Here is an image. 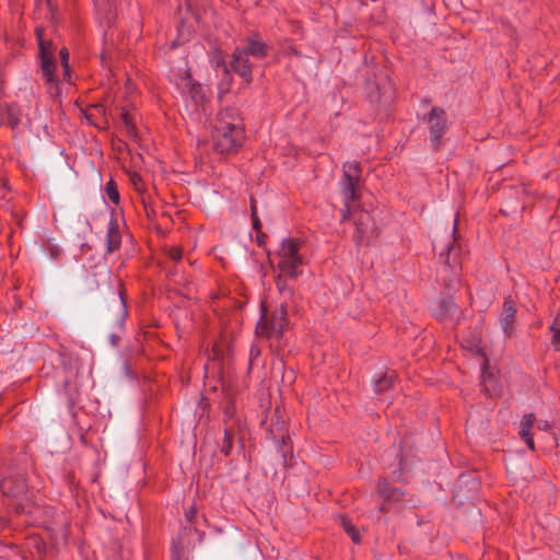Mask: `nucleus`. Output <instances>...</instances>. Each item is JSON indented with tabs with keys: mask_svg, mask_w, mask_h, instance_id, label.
I'll return each mask as SVG.
<instances>
[{
	"mask_svg": "<svg viewBox=\"0 0 560 560\" xmlns=\"http://www.w3.org/2000/svg\"><path fill=\"white\" fill-rule=\"evenodd\" d=\"M243 138V128H236L235 130L233 129L228 131V129L221 130V128L213 127L212 130L213 148L221 154L236 152L242 145Z\"/></svg>",
	"mask_w": 560,
	"mask_h": 560,
	"instance_id": "423d86ee",
	"label": "nucleus"
},
{
	"mask_svg": "<svg viewBox=\"0 0 560 560\" xmlns=\"http://www.w3.org/2000/svg\"><path fill=\"white\" fill-rule=\"evenodd\" d=\"M361 164L357 161L346 162L342 165L341 194L346 201L360 199Z\"/></svg>",
	"mask_w": 560,
	"mask_h": 560,
	"instance_id": "20e7f679",
	"label": "nucleus"
},
{
	"mask_svg": "<svg viewBox=\"0 0 560 560\" xmlns=\"http://www.w3.org/2000/svg\"><path fill=\"white\" fill-rule=\"evenodd\" d=\"M290 438L289 436H281V446L280 452L282 454L283 460L285 462L287 455L291 453V445H289Z\"/></svg>",
	"mask_w": 560,
	"mask_h": 560,
	"instance_id": "c85d7f7f",
	"label": "nucleus"
},
{
	"mask_svg": "<svg viewBox=\"0 0 560 560\" xmlns=\"http://www.w3.org/2000/svg\"><path fill=\"white\" fill-rule=\"evenodd\" d=\"M184 88L197 106L206 101V93L202 85L199 82H195L189 73L186 74Z\"/></svg>",
	"mask_w": 560,
	"mask_h": 560,
	"instance_id": "6ab92c4d",
	"label": "nucleus"
},
{
	"mask_svg": "<svg viewBox=\"0 0 560 560\" xmlns=\"http://www.w3.org/2000/svg\"><path fill=\"white\" fill-rule=\"evenodd\" d=\"M516 313V302L511 298V295L506 296L502 306L500 324L504 335L509 338L515 334Z\"/></svg>",
	"mask_w": 560,
	"mask_h": 560,
	"instance_id": "1a4fd4ad",
	"label": "nucleus"
},
{
	"mask_svg": "<svg viewBox=\"0 0 560 560\" xmlns=\"http://www.w3.org/2000/svg\"><path fill=\"white\" fill-rule=\"evenodd\" d=\"M234 413H235V408L232 404H229L225 408H224V411H223V415H224V418H223V422L225 423V420L228 421H231V420H236L234 418Z\"/></svg>",
	"mask_w": 560,
	"mask_h": 560,
	"instance_id": "7c9ffc66",
	"label": "nucleus"
},
{
	"mask_svg": "<svg viewBox=\"0 0 560 560\" xmlns=\"http://www.w3.org/2000/svg\"><path fill=\"white\" fill-rule=\"evenodd\" d=\"M248 56H252L256 59H262L268 55L269 47L268 45L260 40L257 35H253L246 38V46L243 47Z\"/></svg>",
	"mask_w": 560,
	"mask_h": 560,
	"instance_id": "f3484780",
	"label": "nucleus"
},
{
	"mask_svg": "<svg viewBox=\"0 0 560 560\" xmlns=\"http://www.w3.org/2000/svg\"><path fill=\"white\" fill-rule=\"evenodd\" d=\"M250 353H253V355H256L259 354V351L254 352V350H250Z\"/></svg>",
	"mask_w": 560,
	"mask_h": 560,
	"instance_id": "37998d69",
	"label": "nucleus"
},
{
	"mask_svg": "<svg viewBox=\"0 0 560 560\" xmlns=\"http://www.w3.org/2000/svg\"><path fill=\"white\" fill-rule=\"evenodd\" d=\"M61 66L65 70H69V51L66 47H62L59 51Z\"/></svg>",
	"mask_w": 560,
	"mask_h": 560,
	"instance_id": "c756f323",
	"label": "nucleus"
},
{
	"mask_svg": "<svg viewBox=\"0 0 560 560\" xmlns=\"http://www.w3.org/2000/svg\"><path fill=\"white\" fill-rule=\"evenodd\" d=\"M36 38L39 47V58H40V70L42 75L45 79L46 84L48 85V91L50 94L58 93V79L56 75V61L54 59V48L50 42H45L43 38L44 31L43 28H36L35 31Z\"/></svg>",
	"mask_w": 560,
	"mask_h": 560,
	"instance_id": "f03ea898",
	"label": "nucleus"
},
{
	"mask_svg": "<svg viewBox=\"0 0 560 560\" xmlns=\"http://www.w3.org/2000/svg\"><path fill=\"white\" fill-rule=\"evenodd\" d=\"M287 311L283 306L275 310L270 315L266 312L256 326L257 335L270 338H280L287 326Z\"/></svg>",
	"mask_w": 560,
	"mask_h": 560,
	"instance_id": "39448f33",
	"label": "nucleus"
},
{
	"mask_svg": "<svg viewBox=\"0 0 560 560\" xmlns=\"http://www.w3.org/2000/svg\"><path fill=\"white\" fill-rule=\"evenodd\" d=\"M250 353H253V355H256L259 354V351L254 352V350H250Z\"/></svg>",
	"mask_w": 560,
	"mask_h": 560,
	"instance_id": "a19ab883",
	"label": "nucleus"
},
{
	"mask_svg": "<svg viewBox=\"0 0 560 560\" xmlns=\"http://www.w3.org/2000/svg\"><path fill=\"white\" fill-rule=\"evenodd\" d=\"M550 332L552 334L551 343L556 348V350H560V310L556 314L550 327Z\"/></svg>",
	"mask_w": 560,
	"mask_h": 560,
	"instance_id": "5701e85b",
	"label": "nucleus"
},
{
	"mask_svg": "<svg viewBox=\"0 0 560 560\" xmlns=\"http://www.w3.org/2000/svg\"><path fill=\"white\" fill-rule=\"evenodd\" d=\"M84 117L90 122V125L98 128L105 129L108 126V120L106 117L105 106L101 103L89 105L83 110Z\"/></svg>",
	"mask_w": 560,
	"mask_h": 560,
	"instance_id": "4468645a",
	"label": "nucleus"
},
{
	"mask_svg": "<svg viewBox=\"0 0 560 560\" xmlns=\"http://www.w3.org/2000/svg\"><path fill=\"white\" fill-rule=\"evenodd\" d=\"M350 202L351 201H346L345 200V210H343V213H342V217H341V222H345V221L349 220L350 217H351Z\"/></svg>",
	"mask_w": 560,
	"mask_h": 560,
	"instance_id": "473e14b6",
	"label": "nucleus"
},
{
	"mask_svg": "<svg viewBox=\"0 0 560 560\" xmlns=\"http://www.w3.org/2000/svg\"><path fill=\"white\" fill-rule=\"evenodd\" d=\"M63 78L65 80H68L70 78V69L68 71L63 69Z\"/></svg>",
	"mask_w": 560,
	"mask_h": 560,
	"instance_id": "ea45409f",
	"label": "nucleus"
},
{
	"mask_svg": "<svg viewBox=\"0 0 560 560\" xmlns=\"http://www.w3.org/2000/svg\"><path fill=\"white\" fill-rule=\"evenodd\" d=\"M120 119L124 124V127H125L127 133L131 137H136L137 136L136 122L133 120L132 115L130 114V112L128 109L124 108L121 110Z\"/></svg>",
	"mask_w": 560,
	"mask_h": 560,
	"instance_id": "4be33fe9",
	"label": "nucleus"
},
{
	"mask_svg": "<svg viewBox=\"0 0 560 560\" xmlns=\"http://www.w3.org/2000/svg\"><path fill=\"white\" fill-rule=\"evenodd\" d=\"M0 489L4 495L15 500L18 513L30 512L32 499L28 494L27 482L23 476L7 477L0 481Z\"/></svg>",
	"mask_w": 560,
	"mask_h": 560,
	"instance_id": "7ed1b4c3",
	"label": "nucleus"
},
{
	"mask_svg": "<svg viewBox=\"0 0 560 560\" xmlns=\"http://www.w3.org/2000/svg\"><path fill=\"white\" fill-rule=\"evenodd\" d=\"M196 513H197L196 508H195V506H191V508L188 510V512L186 513V517H187V520H188L189 522H191V521H192V518L195 517Z\"/></svg>",
	"mask_w": 560,
	"mask_h": 560,
	"instance_id": "e433bc0d",
	"label": "nucleus"
},
{
	"mask_svg": "<svg viewBox=\"0 0 560 560\" xmlns=\"http://www.w3.org/2000/svg\"><path fill=\"white\" fill-rule=\"evenodd\" d=\"M129 179H130L131 185L133 186V188L137 191L142 192L144 190V183L142 180V177L139 174L130 173Z\"/></svg>",
	"mask_w": 560,
	"mask_h": 560,
	"instance_id": "bb28decb",
	"label": "nucleus"
},
{
	"mask_svg": "<svg viewBox=\"0 0 560 560\" xmlns=\"http://www.w3.org/2000/svg\"><path fill=\"white\" fill-rule=\"evenodd\" d=\"M240 420H225L224 427V438L221 445V453L228 457L231 454L233 443L236 439V435L240 431Z\"/></svg>",
	"mask_w": 560,
	"mask_h": 560,
	"instance_id": "2eb2a0df",
	"label": "nucleus"
},
{
	"mask_svg": "<svg viewBox=\"0 0 560 560\" xmlns=\"http://www.w3.org/2000/svg\"><path fill=\"white\" fill-rule=\"evenodd\" d=\"M287 278L288 277H285L281 271H280V275L276 278V284L280 292H283L284 290H287V283H285Z\"/></svg>",
	"mask_w": 560,
	"mask_h": 560,
	"instance_id": "2f4dec72",
	"label": "nucleus"
},
{
	"mask_svg": "<svg viewBox=\"0 0 560 560\" xmlns=\"http://www.w3.org/2000/svg\"><path fill=\"white\" fill-rule=\"evenodd\" d=\"M535 425L540 431H548L550 429V423L547 420H536Z\"/></svg>",
	"mask_w": 560,
	"mask_h": 560,
	"instance_id": "f704fd0d",
	"label": "nucleus"
},
{
	"mask_svg": "<svg viewBox=\"0 0 560 560\" xmlns=\"http://www.w3.org/2000/svg\"><path fill=\"white\" fill-rule=\"evenodd\" d=\"M536 422V417L534 413H527L525 415L520 423V435L522 440L526 443V445L534 451L535 450V443L533 439V434L530 430L534 428Z\"/></svg>",
	"mask_w": 560,
	"mask_h": 560,
	"instance_id": "a211bd4d",
	"label": "nucleus"
},
{
	"mask_svg": "<svg viewBox=\"0 0 560 560\" xmlns=\"http://www.w3.org/2000/svg\"><path fill=\"white\" fill-rule=\"evenodd\" d=\"M354 238L358 244L377 236V229L369 211L363 209L354 210Z\"/></svg>",
	"mask_w": 560,
	"mask_h": 560,
	"instance_id": "6e6552de",
	"label": "nucleus"
},
{
	"mask_svg": "<svg viewBox=\"0 0 560 560\" xmlns=\"http://www.w3.org/2000/svg\"><path fill=\"white\" fill-rule=\"evenodd\" d=\"M440 258L443 260L446 267L455 270L459 267V261L456 257V247L455 240L453 242H448L445 245V248L439 254Z\"/></svg>",
	"mask_w": 560,
	"mask_h": 560,
	"instance_id": "aec40b11",
	"label": "nucleus"
},
{
	"mask_svg": "<svg viewBox=\"0 0 560 560\" xmlns=\"http://www.w3.org/2000/svg\"><path fill=\"white\" fill-rule=\"evenodd\" d=\"M231 68L240 77L245 79L246 82H252L253 65L250 63L248 55L244 49L240 47L235 48L232 56Z\"/></svg>",
	"mask_w": 560,
	"mask_h": 560,
	"instance_id": "9d476101",
	"label": "nucleus"
},
{
	"mask_svg": "<svg viewBox=\"0 0 560 560\" xmlns=\"http://www.w3.org/2000/svg\"><path fill=\"white\" fill-rule=\"evenodd\" d=\"M395 380V373L392 372L389 374H384L381 378H378L375 384L374 388L377 394L385 393L389 388H392L393 383Z\"/></svg>",
	"mask_w": 560,
	"mask_h": 560,
	"instance_id": "b1692460",
	"label": "nucleus"
},
{
	"mask_svg": "<svg viewBox=\"0 0 560 560\" xmlns=\"http://www.w3.org/2000/svg\"><path fill=\"white\" fill-rule=\"evenodd\" d=\"M119 305L121 307L122 313L126 314L127 313L126 303H125V301H124V299H122L120 293H119Z\"/></svg>",
	"mask_w": 560,
	"mask_h": 560,
	"instance_id": "58836bf2",
	"label": "nucleus"
},
{
	"mask_svg": "<svg viewBox=\"0 0 560 560\" xmlns=\"http://www.w3.org/2000/svg\"><path fill=\"white\" fill-rule=\"evenodd\" d=\"M257 242L259 245L264 243V240L267 237L265 233L260 230V233H256Z\"/></svg>",
	"mask_w": 560,
	"mask_h": 560,
	"instance_id": "4c0bfd02",
	"label": "nucleus"
},
{
	"mask_svg": "<svg viewBox=\"0 0 560 560\" xmlns=\"http://www.w3.org/2000/svg\"><path fill=\"white\" fill-rule=\"evenodd\" d=\"M250 353H253V355H256L259 354V351L254 352V350H250Z\"/></svg>",
	"mask_w": 560,
	"mask_h": 560,
	"instance_id": "79ce46f5",
	"label": "nucleus"
},
{
	"mask_svg": "<svg viewBox=\"0 0 560 560\" xmlns=\"http://www.w3.org/2000/svg\"><path fill=\"white\" fill-rule=\"evenodd\" d=\"M301 242L295 238H287L282 242L278 252V268L290 279H296L302 273L303 258L300 255Z\"/></svg>",
	"mask_w": 560,
	"mask_h": 560,
	"instance_id": "f257e3e1",
	"label": "nucleus"
},
{
	"mask_svg": "<svg viewBox=\"0 0 560 560\" xmlns=\"http://www.w3.org/2000/svg\"><path fill=\"white\" fill-rule=\"evenodd\" d=\"M105 191H106V195H107L108 199L113 203L118 205V202H119V192H118L117 184L115 183L114 179H110V180H108L106 183Z\"/></svg>",
	"mask_w": 560,
	"mask_h": 560,
	"instance_id": "a878e982",
	"label": "nucleus"
},
{
	"mask_svg": "<svg viewBox=\"0 0 560 560\" xmlns=\"http://www.w3.org/2000/svg\"><path fill=\"white\" fill-rule=\"evenodd\" d=\"M339 518H340V524H341L342 528L349 535L351 540L354 544H359L361 541V537H360V534H359L358 529L355 528V526L352 525L351 520L345 515L340 516Z\"/></svg>",
	"mask_w": 560,
	"mask_h": 560,
	"instance_id": "412c9836",
	"label": "nucleus"
},
{
	"mask_svg": "<svg viewBox=\"0 0 560 560\" xmlns=\"http://www.w3.org/2000/svg\"><path fill=\"white\" fill-rule=\"evenodd\" d=\"M166 255L174 262H178L182 259L183 250L178 246H172L166 249Z\"/></svg>",
	"mask_w": 560,
	"mask_h": 560,
	"instance_id": "cd10ccee",
	"label": "nucleus"
},
{
	"mask_svg": "<svg viewBox=\"0 0 560 560\" xmlns=\"http://www.w3.org/2000/svg\"><path fill=\"white\" fill-rule=\"evenodd\" d=\"M7 119H8V125L12 129H15L19 126V124H20V113H19V109L15 106H13V105L7 106Z\"/></svg>",
	"mask_w": 560,
	"mask_h": 560,
	"instance_id": "393cba45",
	"label": "nucleus"
},
{
	"mask_svg": "<svg viewBox=\"0 0 560 560\" xmlns=\"http://www.w3.org/2000/svg\"><path fill=\"white\" fill-rule=\"evenodd\" d=\"M377 491L384 499V503L380 506L382 513H387L390 510V503L399 502L405 497V491L399 488H393L387 479L378 481Z\"/></svg>",
	"mask_w": 560,
	"mask_h": 560,
	"instance_id": "f8f14e48",
	"label": "nucleus"
},
{
	"mask_svg": "<svg viewBox=\"0 0 560 560\" xmlns=\"http://www.w3.org/2000/svg\"><path fill=\"white\" fill-rule=\"evenodd\" d=\"M456 311H457V305L454 301V298L451 295H447V296H442L439 300L436 307L433 311V315L439 322L446 323V322L453 320Z\"/></svg>",
	"mask_w": 560,
	"mask_h": 560,
	"instance_id": "ddd939ff",
	"label": "nucleus"
},
{
	"mask_svg": "<svg viewBox=\"0 0 560 560\" xmlns=\"http://www.w3.org/2000/svg\"><path fill=\"white\" fill-rule=\"evenodd\" d=\"M429 130L431 147L434 151H439L442 145V137L448 129L446 112L441 107H432L425 118Z\"/></svg>",
	"mask_w": 560,
	"mask_h": 560,
	"instance_id": "0eeeda50",
	"label": "nucleus"
},
{
	"mask_svg": "<svg viewBox=\"0 0 560 560\" xmlns=\"http://www.w3.org/2000/svg\"><path fill=\"white\" fill-rule=\"evenodd\" d=\"M213 127L222 129L235 130L236 128H243V120L236 107H224L222 108L215 118Z\"/></svg>",
	"mask_w": 560,
	"mask_h": 560,
	"instance_id": "9b49d317",
	"label": "nucleus"
},
{
	"mask_svg": "<svg viewBox=\"0 0 560 560\" xmlns=\"http://www.w3.org/2000/svg\"><path fill=\"white\" fill-rule=\"evenodd\" d=\"M250 217H252L253 229L255 230L256 233H260L261 222H260V219L258 218V214L250 215Z\"/></svg>",
	"mask_w": 560,
	"mask_h": 560,
	"instance_id": "72a5a7b5",
	"label": "nucleus"
},
{
	"mask_svg": "<svg viewBox=\"0 0 560 560\" xmlns=\"http://www.w3.org/2000/svg\"><path fill=\"white\" fill-rule=\"evenodd\" d=\"M121 244V235L117 219L112 215L106 232V253L110 254L117 250Z\"/></svg>",
	"mask_w": 560,
	"mask_h": 560,
	"instance_id": "dca6fc26",
	"label": "nucleus"
},
{
	"mask_svg": "<svg viewBox=\"0 0 560 560\" xmlns=\"http://www.w3.org/2000/svg\"><path fill=\"white\" fill-rule=\"evenodd\" d=\"M250 215H255V214H258L257 213V205H256V200L254 197H250Z\"/></svg>",
	"mask_w": 560,
	"mask_h": 560,
	"instance_id": "c9c22d12",
	"label": "nucleus"
}]
</instances>
